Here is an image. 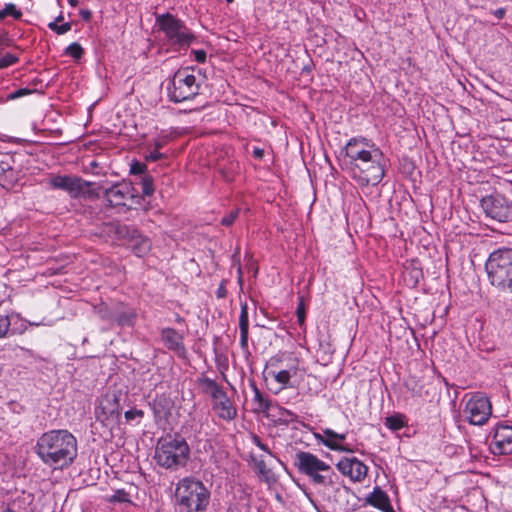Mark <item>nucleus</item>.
<instances>
[{
	"mask_svg": "<svg viewBox=\"0 0 512 512\" xmlns=\"http://www.w3.org/2000/svg\"><path fill=\"white\" fill-rule=\"evenodd\" d=\"M345 155L352 166L353 177L361 185H378L384 177L381 164L383 154L370 140L364 137L351 138L344 147Z\"/></svg>",
	"mask_w": 512,
	"mask_h": 512,
	"instance_id": "nucleus-1",
	"label": "nucleus"
},
{
	"mask_svg": "<svg viewBox=\"0 0 512 512\" xmlns=\"http://www.w3.org/2000/svg\"><path fill=\"white\" fill-rule=\"evenodd\" d=\"M34 451L46 466L63 470L77 457V438L67 429H52L38 437Z\"/></svg>",
	"mask_w": 512,
	"mask_h": 512,
	"instance_id": "nucleus-2",
	"label": "nucleus"
},
{
	"mask_svg": "<svg viewBox=\"0 0 512 512\" xmlns=\"http://www.w3.org/2000/svg\"><path fill=\"white\" fill-rule=\"evenodd\" d=\"M178 512H203L210 502V491L202 481L194 477H184L175 489Z\"/></svg>",
	"mask_w": 512,
	"mask_h": 512,
	"instance_id": "nucleus-3",
	"label": "nucleus"
},
{
	"mask_svg": "<svg viewBox=\"0 0 512 512\" xmlns=\"http://www.w3.org/2000/svg\"><path fill=\"white\" fill-rule=\"evenodd\" d=\"M189 457L190 447L180 435H166L156 444L154 459L164 469L176 471L185 467Z\"/></svg>",
	"mask_w": 512,
	"mask_h": 512,
	"instance_id": "nucleus-4",
	"label": "nucleus"
},
{
	"mask_svg": "<svg viewBox=\"0 0 512 512\" xmlns=\"http://www.w3.org/2000/svg\"><path fill=\"white\" fill-rule=\"evenodd\" d=\"M294 466L315 486L334 487L338 479L334 469L311 452L298 451L295 454Z\"/></svg>",
	"mask_w": 512,
	"mask_h": 512,
	"instance_id": "nucleus-5",
	"label": "nucleus"
},
{
	"mask_svg": "<svg viewBox=\"0 0 512 512\" xmlns=\"http://www.w3.org/2000/svg\"><path fill=\"white\" fill-rule=\"evenodd\" d=\"M485 269L493 287L512 294V248L501 247L491 252Z\"/></svg>",
	"mask_w": 512,
	"mask_h": 512,
	"instance_id": "nucleus-6",
	"label": "nucleus"
},
{
	"mask_svg": "<svg viewBox=\"0 0 512 512\" xmlns=\"http://www.w3.org/2000/svg\"><path fill=\"white\" fill-rule=\"evenodd\" d=\"M156 24L164 33L166 44L173 51L187 50L196 40L195 35L186 24L170 13L157 15Z\"/></svg>",
	"mask_w": 512,
	"mask_h": 512,
	"instance_id": "nucleus-7",
	"label": "nucleus"
},
{
	"mask_svg": "<svg viewBox=\"0 0 512 512\" xmlns=\"http://www.w3.org/2000/svg\"><path fill=\"white\" fill-rule=\"evenodd\" d=\"M51 189L62 190L73 199L98 197L96 182H89L73 174H51L47 180Z\"/></svg>",
	"mask_w": 512,
	"mask_h": 512,
	"instance_id": "nucleus-8",
	"label": "nucleus"
},
{
	"mask_svg": "<svg viewBox=\"0 0 512 512\" xmlns=\"http://www.w3.org/2000/svg\"><path fill=\"white\" fill-rule=\"evenodd\" d=\"M199 90L200 83L189 68L176 71L167 86L168 97L174 103L193 99L199 94Z\"/></svg>",
	"mask_w": 512,
	"mask_h": 512,
	"instance_id": "nucleus-9",
	"label": "nucleus"
},
{
	"mask_svg": "<svg viewBox=\"0 0 512 512\" xmlns=\"http://www.w3.org/2000/svg\"><path fill=\"white\" fill-rule=\"evenodd\" d=\"M105 231L116 240L127 244L138 257L144 256L151 249L150 239L142 235L134 226L114 222L107 224Z\"/></svg>",
	"mask_w": 512,
	"mask_h": 512,
	"instance_id": "nucleus-10",
	"label": "nucleus"
},
{
	"mask_svg": "<svg viewBox=\"0 0 512 512\" xmlns=\"http://www.w3.org/2000/svg\"><path fill=\"white\" fill-rule=\"evenodd\" d=\"M96 191L98 196L103 192V197L110 207H128L134 203L135 195L133 187L127 182H117L106 187L102 182L96 183Z\"/></svg>",
	"mask_w": 512,
	"mask_h": 512,
	"instance_id": "nucleus-11",
	"label": "nucleus"
},
{
	"mask_svg": "<svg viewBox=\"0 0 512 512\" xmlns=\"http://www.w3.org/2000/svg\"><path fill=\"white\" fill-rule=\"evenodd\" d=\"M485 216L499 223L512 221V201L501 194L485 196L480 201Z\"/></svg>",
	"mask_w": 512,
	"mask_h": 512,
	"instance_id": "nucleus-12",
	"label": "nucleus"
},
{
	"mask_svg": "<svg viewBox=\"0 0 512 512\" xmlns=\"http://www.w3.org/2000/svg\"><path fill=\"white\" fill-rule=\"evenodd\" d=\"M492 414V405L487 396L477 392L466 401L463 409L465 419L472 425L482 426Z\"/></svg>",
	"mask_w": 512,
	"mask_h": 512,
	"instance_id": "nucleus-13",
	"label": "nucleus"
},
{
	"mask_svg": "<svg viewBox=\"0 0 512 512\" xmlns=\"http://www.w3.org/2000/svg\"><path fill=\"white\" fill-rule=\"evenodd\" d=\"M338 471L354 483H361L368 474V467L356 457H343L336 464Z\"/></svg>",
	"mask_w": 512,
	"mask_h": 512,
	"instance_id": "nucleus-14",
	"label": "nucleus"
},
{
	"mask_svg": "<svg viewBox=\"0 0 512 512\" xmlns=\"http://www.w3.org/2000/svg\"><path fill=\"white\" fill-rule=\"evenodd\" d=\"M490 451L494 455H508L512 453V426L497 425L494 429Z\"/></svg>",
	"mask_w": 512,
	"mask_h": 512,
	"instance_id": "nucleus-15",
	"label": "nucleus"
},
{
	"mask_svg": "<svg viewBox=\"0 0 512 512\" xmlns=\"http://www.w3.org/2000/svg\"><path fill=\"white\" fill-rule=\"evenodd\" d=\"M27 329V320L23 319L20 314H0V339L9 338L14 335H22Z\"/></svg>",
	"mask_w": 512,
	"mask_h": 512,
	"instance_id": "nucleus-16",
	"label": "nucleus"
},
{
	"mask_svg": "<svg viewBox=\"0 0 512 512\" xmlns=\"http://www.w3.org/2000/svg\"><path fill=\"white\" fill-rule=\"evenodd\" d=\"M212 410L218 418L227 422H231L237 417V408L225 390L212 399Z\"/></svg>",
	"mask_w": 512,
	"mask_h": 512,
	"instance_id": "nucleus-17",
	"label": "nucleus"
},
{
	"mask_svg": "<svg viewBox=\"0 0 512 512\" xmlns=\"http://www.w3.org/2000/svg\"><path fill=\"white\" fill-rule=\"evenodd\" d=\"M161 340L164 346L173 351L178 357L185 358L187 350L184 345V336L173 328H163L161 330Z\"/></svg>",
	"mask_w": 512,
	"mask_h": 512,
	"instance_id": "nucleus-18",
	"label": "nucleus"
},
{
	"mask_svg": "<svg viewBox=\"0 0 512 512\" xmlns=\"http://www.w3.org/2000/svg\"><path fill=\"white\" fill-rule=\"evenodd\" d=\"M98 410L106 419H118L121 415L120 401L116 394H106L99 403Z\"/></svg>",
	"mask_w": 512,
	"mask_h": 512,
	"instance_id": "nucleus-19",
	"label": "nucleus"
},
{
	"mask_svg": "<svg viewBox=\"0 0 512 512\" xmlns=\"http://www.w3.org/2000/svg\"><path fill=\"white\" fill-rule=\"evenodd\" d=\"M365 502L382 512H394L388 494L379 486L373 488V491L365 497Z\"/></svg>",
	"mask_w": 512,
	"mask_h": 512,
	"instance_id": "nucleus-20",
	"label": "nucleus"
},
{
	"mask_svg": "<svg viewBox=\"0 0 512 512\" xmlns=\"http://www.w3.org/2000/svg\"><path fill=\"white\" fill-rule=\"evenodd\" d=\"M10 159L8 157L6 160L0 161V185L6 190L13 188L19 180V171L14 169Z\"/></svg>",
	"mask_w": 512,
	"mask_h": 512,
	"instance_id": "nucleus-21",
	"label": "nucleus"
},
{
	"mask_svg": "<svg viewBox=\"0 0 512 512\" xmlns=\"http://www.w3.org/2000/svg\"><path fill=\"white\" fill-rule=\"evenodd\" d=\"M323 432L326 435L325 441H323L325 447L336 452H351V449L343 445L347 433H337L330 428H324Z\"/></svg>",
	"mask_w": 512,
	"mask_h": 512,
	"instance_id": "nucleus-22",
	"label": "nucleus"
},
{
	"mask_svg": "<svg viewBox=\"0 0 512 512\" xmlns=\"http://www.w3.org/2000/svg\"><path fill=\"white\" fill-rule=\"evenodd\" d=\"M137 318L136 311L133 308L123 304L115 306V321L120 326H133Z\"/></svg>",
	"mask_w": 512,
	"mask_h": 512,
	"instance_id": "nucleus-23",
	"label": "nucleus"
},
{
	"mask_svg": "<svg viewBox=\"0 0 512 512\" xmlns=\"http://www.w3.org/2000/svg\"><path fill=\"white\" fill-rule=\"evenodd\" d=\"M239 328H240V346H241L242 350L248 351L249 318H248L247 303L241 304V310H240V316H239Z\"/></svg>",
	"mask_w": 512,
	"mask_h": 512,
	"instance_id": "nucleus-24",
	"label": "nucleus"
},
{
	"mask_svg": "<svg viewBox=\"0 0 512 512\" xmlns=\"http://www.w3.org/2000/svg\"><path fill=\"white\" fill-rule=\"evenodd\" d=\"M198 384L205 394H208L211 399L217 397L224 389L213 379L202 375L198 378Z\"/></svg>",
	"mask_w": 512,
	"mask_h": 512,
	"instance_id": "nucleus-25",
	"label": "nucleus"
},
{
	"mask_svg": "<svg viewBox=\"0 0 512 512\" xmlns=\"http://www.w3.org/2000/svg\"><path fill=\"white\" fill-rule=\"evenodd\" d=\"M405 387L415 397H423L428 394L427 391H424L423 383L416 379V377H409L405 381Z\"/></svg>",
	"mask_w": 512,
	"mask_h": 512,
	"instance_id": "nucleus-26",
	"label": "nucleus"
},
{
	"mask_svg": "<svg viewBox=\"0 0 512 512\" xmlns=\"http://www.w3.org/2000/svg\"><path fill=\"white\" fill-rule=\"evenodd\" d=\"M404 416L401 414H394L385 419V426L392 431H398L404 427Z\"/></svg>",
	"mask_w": 512,
	"mask_h": 512,
	"instance_id": "nucleus-27",
	"label": "nucleus"
},
{
	"mask_svg": "<svg viewBox=\"0 0 512 512\" xmlns=\"http://www.w3.org/2000/svg\"><path fill=\"white\" fill-rule=\"evenodd\" d=\"M269 374L281 385L280 390L288 386L292 376L291 370L271 371Z\"/></svg>",
	"mask_w": 512,
	"mask_h": 512,
	"instance_id": "nucleus-28",
	"label": "nucleus"
},
{
	"mask_svg": "<svg viewBox=\"0 0 512 512\" xmlns=\"http://www.w3.org/2000/svg\"><path fill=\"white\" fill-rule=\"evenodd\" d=\"M22 15V11L19 10L13 3L6 4L4 8L0 10V20L5 19L7 16H11L14 19H20Z\"/></svg>",
	"mask_w": 512,
	"mask_h": 512,
	"instance_id": "nucleus-29",
	"label": "nucleus"
},
{
	"mask_svg": "<svg viewBox=\"0 0 512 512\" xmlns=\"http://www.w3.org/2000/svg\"><path fill=\"white\" fill-rule=\"evenodd\" d=\"M108 500L111 503H131L129 494L123 489L115 490Z\"/></svg>",
	"mask_w": 512,
	"mask_h": 512,
	"instance_id": "nucleus-30",
	"label": "nucleus"
},
{
	"mask_svg": "<svg viewBox=\"0 0 512 512\" xmlns=\"http://www.w3.org/2000/svg\"><path fill=\"white\" fill-rule=\"evenodd\" d=\"M19 61V58L17 55H14L12 53H3L0 51V69L7 68L11 65H14Z\"/></svg>",
	"mask_w": 512,
	"mask_h": 512,
	"instance_id": "nucleus-31",
	"label": "nucleus"
},
{
	"mask_svg": "<svg viewBox=\"0 0 512 512\" xmlns=\"http://www.w3.org/2000/svg\"><path fill=\"white\" fill-rule=\"evenodd\" d=\"M173 138V132H162L153 140V146L157 149H161Z\"/></svg>",
	"mask_w": 512,
	"mask_h": 512,
	"instance_id": "nucleus-32",
	"label": "nucleus"
},
{
	"mask_svg": "<svg viewBox=\"0 0 512 512\" xmlns=\"http://www.w3.org/2000/svg\"><path fill=\"white\" fill-rule=\"evenodd\" d=\"M84 50L79 43L73 42L66 49L65 54L74 60H79L83 56Z\"/></svg>",
	"mask_w": 512,
	"mask_h": 512,
	"instance_id": "nucleus-33",
	"label": "nucleus"
},
{
	"mask_svg": "<svg viewBox=\"0 0 512 512\" xmlns=\"http://www.w3.org/2000/svg\"><path fill=\"white\" fill-rule=\"evenodd\" d=\"M142 193L144 196H151L154 193L153 179L151 176L144 175L141 179Z\"/></svg>",
	"mask_w": 512,
	"mask_h": 512,
	"instance_id": "nucleus-34",
	"label": "nucleus"
},
{
	"mask_svg": "<svg viewBox=\"0 0 512 512\" xmlns=\"http://www.w3.org/2000/svg\"><path fill=\"white\" fill-rule=\"evenodd\" d=\"M98 315L102 320L115 321V307L109 309L107 306H101L98 309Z\"/></svg>",
	"mask_w": 512,
	"mask_h": 512,
	"instance_id": "nucleus-35",
	"label": "nucleus"
},
{
	"mask_svg": "<svg viewBox=\"0 0 512 512\" xmlns=\"http://www.w3.org/2000/svg\"><path fill=\"white\" fill-rule=\"evenodd\" d=\"M334 492H335L334 496H335L337 502H340V500H343V499H347L352 494L351 489L347 486L334 487Z\"/></svg>",
	"mask_w": 512,
	"mask_h": 512,
	"instance_id": "nucleus-36",
	"label": "nucleus"
},
{
	"mask_svg": "<svg viewBox=\"0 0 512 512\" xmlns=\"http://www.w3.org/2000/svg\"><path fill=\"white\" fill-rule=\"evenodd\" d=\"M48 27L59 35L67 33L71 29V24L66 22L62 25H58L56 22H51Z\"/></svg>",
	"mask_w": 512,
	"mask_h": 512,
	"instance_id": "nucleus-37",
	"label": "nucleus"
},
{
	"mask_svg": "<svg viewBox=\"0 0 512 512\" xmlns=\"http://www.w3.org/2000/svg\"><path fill=\"white\" fill-rule=\"evenodd\" d=\"M239 209L232 210L229 214L224 216L221 220V224L224 226H231L235 220L238 218Z\"/></svg>",
	"mask_w": 512,
	"mask_h": 512,
	"instance_id": "nucleus-38",
	"label": "nucleus"
},
{
	"mask_svg": "<svg viewBox=\"0 0 512 512\" xmlns=\"http://www.w3.org/2000/svg\"><path fill=\"white\" fill-rule=\"evenodd\" d=\"M124 416L127 421H132L135 418H142L144 416V412L140 409L134 408L126 411Z\"/></svg>",
	"mask_w": 512,
	"mask_h": 512,
	"instance_id": "nucleus-39",
	"label": "nucleus"
},
{
	"mask_svg": "<svg viewBox=\"0 0 512 512\" xmlns=\"http://www.w3.org/2000/svg\"><path fill=\"white\" fill-rule=\"evenodd\" d=\"M146 170V165L141 162H134L131 164L130 172L131 174H143Z\"/></svg>",
	"mask_w": 512,
	"mask_h": 512,
	"instance_id": "nucleus-40",
	"label": "nucleus"
},
{
	"mask_svg": "<svg viewBox=\"0 0 512 512\" xmlns=\"http://www.w3.org/2000/svg\"><path fill=\"white\" fill-rule=\"evenodd\" d=\"M296 315H297V320H298L299 324L302 325L305 321V308H304V303L302 300L300 301V303L297 306Z\"/></svg>",
	"mask_w": 512,
	"mask_h": 512,
	"instance_id": "nucleus-41",
	"label": "nucleus"
},
{
	"mask_svg": "<svg viewBox=\"0 0 512 512\" xmlns=\"http://www.w3.org/2000/svg\"><path fill=\"white\" fill-rule=\"evenodd\" d=\"M163 157L164 154L160 152V149L154 147V149L146 156V159L155 162Z\"/></svg>",
	"mask_w": 512,
	"mask_h": 512,
	"instance_id": "nucleus-42",
	"label": "nucleus"
},
{
	"mask_svg": "<svg viewBox=\"0 0 512 512\" xmlns=\"http://www.w3.org/2000/svg\"><path fill=\"white\" fill-rule=\"evenodd\" d=\"M256 468L258 470V473L265 477L268 476L270 472V470L266 466V463L262 459L256 461Z\"/></svg>",
	"mask_w": 512,
	"mask_h": 512,
	"instance_id": "nucleus-43",
	"label": "nucleus"
},
{
	"mask_svg": "<svg viewBox=\"0 0 512 512\" xmlns=\"http://www.w3.org/2000/svg\"><path fill=\"white\" fill-rule=\"evenodd\" d=\"M253 443L259 448L261 449L262 451L268 453L269 455L273 456L272 452L270 451V449L268 448V446L266 444H264L259 437L257 436H254L253 437Z\"/></svg>",
	"mask_w": 512,
	"mask_h": 512,
	"instance_id": "nucleus-44",
	"label": "nucleus"
},
{
	"mask_svg": "<svg viewBox=\"0 0 512 512\" xmlns=\"http://www.w3.org/2000/svg\"><path fill=\"white\" fill-rule=\"evenodd\" d=\"M194 59L198 63H204L206 61V52L204 50H193Z\"/></svg>",
	"mask_w": 512,
	"mask_h": 512,
	"instance_id": "nucleus-45",
	"label": "nucleus"
},
{
	"mask_svg": "<svg viewBox=\"0 0 512 512\" xmlns=\"http://www.w3.org/2000/svg\"><path fill=\"white\" fill-rule=\"evenodd\" d=\"M30 93L28 89H18L8 96V99H16Z\"/></svg>",
	"mask_w": 512,
	"mask_h": 512,
	"instance_id": "nucleus-46",
	"label": "nucleus"
},
{
	"mask_svg": "<svg viewBox=\"0 0 512 512\" xmlns=\"http://www.w3.org/2000/svg\"><path fill=\"white\" fill-rule=\"evenodd\" d=\"M99 164L96 161H91L86 168V172H91L92 174H99L100 171L98 170Z\"/></svg>",
	"mask_w": 512,
	"mask_h": 512,
	"instance_id": "nucleus-47",
	"label": "nucleus"
},
{
	"mask_svg": "<svg viewBox=\"0 0 512 512\" xmlns=\"http://www.w3.org/2000/svg\"><path fill=\"white\" fill-rule=\"evenodd\" d=\"M254 390H255V397H254L255 401H258L261 407H267V402L263 398L261 392L257 388H255Z\"/></svg>",
	"mask_w": 512,
	"mask_h": 512,
	"instance_id": "nucleus-48",
	"label": "nucleus"
},
{
	"mask_svg": "<svg viewBox=\"0 0 512 512\" xmlns=\"http://www.w3.org/2000/svg\"><path fill=\"white\" fill-rule=\"evenodd\" d=\"M410 274L414 284H416L418 282L419 277L422 276V271L420 269L414 268L410 271Z\"/></svg>",
	"mask_w": 512,
	"mask_h": 512,
	"instance_id": "nucleus-49",
	"label": "nucleus"
},
{
	"mask_svg": "<svg viewBox=\"0 0 512 512\" xmlns=\"http://www.w3.org/2000/svg\"><path fill=\"white\" fill-rule=\"evenodd\" d=\"M253 156H254V158H256L258 160L262 159L264 156V150L259 147H254Z\"/></svg>",
	"mask_w": 512,
	"mask_h": 512,
	"instance_id": "nucleus-50",
	"label": "nucleus"
},
{
	"mask_svg": "<svg viewBox=\"0 0 512 512\" xmlns=\"http://www.w3.org/2000/svg\"><path fill=\"white\" fill-rule=\"evenodd\" d=\"M313 435H314L315 440H316L318 443H320V444H322V445H323V441H325V437H326V435H324V432H323V431H322L321 433H319V432H314V433H313Z\"/></svg>",
	"mask_w": 512,
	"mask_h": 512,
	"instance_id": "nucleus-51",
	"label": "nucleus"
},
{
	"mask_svg": "<svg viewBox=\"0 0 512 512\" xmlns=\"http://www.w3.org/2000/svg\"><path fill=\"white\" fill-rule=\"evenodd\" d=\"M505 9L504 8H498L494 11V15L498 18V19H502L504 16H505Z\"/></svg>",
	"mask_w": 512,
	"mask_h": 512,
	"instance_id": "nucleus-52",
	"label": "nucleus"
},
{
	"mask_svg": "<svg viewBox=\"0 0 512 512\" xmlns=\"http://www.w3.org/2000/svg\"><path fill=\"white\" fill-rule=\"evenodd\" d=\"M286 414L289 419H285L286 422L288 421H294L297 419V415H295L294 413L288 411V410H284V412L282 413V415Z\"/></svg>",
	"mask_w": 512,
	"mask_h": 512,
	"instance_id": "nucleus-53",
	"label": "nucleus"
},
{
	"mask_svg": "<svg viewBox=\"0 0 512 512\" xmlns=\"http://www.w3.org/2000/svg\"><path fill=\"white\" fill-rule=\"evenodd\" d=\"M91 11L89 10H82L81 11V16L84 20H89L91 18Z\"/></svg>",
	"mask_w": 512,
	"mask_h": 512,
	"instance_id": "nucleus-54",
	"label": "nucleus"
},
{
	"mask_svg": "<svg viewBox=\"0 0 512 512\" xmlns=\"http://www.w3.org/2000/svg\"><path fill=\"white\" fill-rule=\"evenodd\" d=\"M19 349H20L23 353L27 354L28 356H30V357H34V352H33L31 349H27V348H24V347H19Z\"/></svg>",
	"mask_w": 512,
	"mask_h": 512,
	"instance_id": "nucleus-55",
	"label": "nucleus"
},
{
	"mask_svg": "<svg viewBox=\"0 0 512 512\" xmlns=\"http://www.w3.org/2000/svg\"><path fill=\"white\" fill-rule=\"evenodd\" d=\"M27 323H28V326H36V327L41 326V325H47L43 321H41V322H31V321L27 320Z\"/></svg>",
	"mask_w": 512,
	"mask_h": 512,
	"instance_id": "nucleus-56",
	"label": "nucleus"
},
{
	"mask_svg": "<svg viewBox=\"0 0 512 512\" xmlns=\"http://www.w3.org/2000/svg\"><path fill=\"white\" fill-rule=\"evenodd\" d=\"M68 3L70 6L76 7L78 5L79 1L78 0H68Z\"/></svg>",
	"mask_w": 512,
	"mask_h": 512,
	"instance_id": "nucleus-57",
	"label": "nucleus"
},
{
	"mask_svg": "<svg viewBox=\"0 0 512 512\" xmlns=\"http://www.w3.org/2000/svg\"><path fill=\"white\" fill-rule=\"evenodd\" d=\"M225 294V290L223 288H219L217 292L218 297H223Z\"/></svg>",
	"mask_w": 512,
	"mask_h": 512,
	"instance_id": "nucleus-58",
	"label": "nucleus"
},
{
	"mask_svg": "<svg viewBox=\"0 0 512 512\" xmlns=\"http://www.w3.org/2000/svg\"><path fill=\"white\" fill-rule=\"evenodd\" d=\"M339 505H340V509H343V510H345V509H346V506H344V504H343V503H339Z\"/></svg>",
	"mask_w": 512,
	"mask_h": 512,
	"instance_id": "nucleus-59",
	"label": "nucleus"
},
{
	"mask_svg": "<svg viewBox=\"0 0 512 512\" xmlns=\"http://www.w3.org/2000/svg\"><path fill=\"white\" fill-rule=\"evenodd\" d=\"M227 3H232L234 0H226Z\"/></svg>",
	"mask_w": 512,
	"mask_h": 512,
	"instance_id": "nucleus-60",
	"label": "nucleus"
},
{
	"mask_svg": "<svg viewBox=\"0 0 512 512\" xmlns=\"http://www.w3.org/2000/svg\"><path fill=\"white\" fill-rule=\"evenodd\" d=\"M0 103H3V100H2V99H0Z\"/></svg>",
	"mask_w": 512,
	"mask_h": 512,
	"instance_id": "nucleus-61",
	"label": "nucleus"
}]
</instances>
